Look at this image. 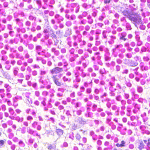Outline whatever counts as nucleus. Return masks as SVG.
Instances as JSON below:
<instances>
[{
	"label": "nucleus",
	"mask_w": 150,
	"mask_h": 150,
	"mask_svg": "<svg viewBox=\"0 0 150 150\" xmlns=\"http://www.w3.org/2000/svg\"><path fill=\"white\" fill-rule=\"evenodd\" d=\"M129 20L136 27L137 25L141 24L142 23L141 16L137 13H132V15Z\"/></svg>",
	"instance_id": "obj_1"
},
{
	"label": "nucleus",
	"mask_w": 150,
	"mask_h": 150,
	"mask_svg": "<svg viewBox=\"0 0 150 150\" xmlns=\"http://www.w3.org/2000/svg\"><path fill=\"white\" fill-rule=\"evenodd\" d=\"M91 120L87 119L85 120V119L82 117H77L75 119V122L84 125L87 123H89Z\"/></svg>",
	"instance_id": "obj_2"
},
{
	"label": "nucleus",
	"mask_w": 150,
	"mask_h": 150,
	"mask_svg": "<svg viewBox=\"0 0 150 150\" xmlns=\"http://www.w3.org/2000/svg\"><path fill=\"white\" fill-rule=\"evenodd\" d=\"M67 69L65 70V71H67L65 74L66 76H63L62 78V79L63 81L67 82L69 83H70L71 81V79L70 78H68V76H69L71 75L72 73L70 71H67Z\"/></svg>",
	"instance_id": "obj_3"
},
{
	"label": "nucleus",
	"mask_w": 150,
	"mask_h": 150,
	"mask_svg": "<svg viewBox=\"0 0 150 150\" xmlns=\"http://www.w3.org/2000/svg\"><path fill=\"white\" fill-rule=\"evenodd\" d=\"M63 69L62 67H55L50 70V73L52 74H57L62 72Z\"/></svg>",
	"instance_id": "obj_4"
},
{
	"label": "nucleus",
	"mask_w": 150,
	"mask_h": 150,
	"mask_svg": "<svg viewBox=\"0 0 150 150\" xmlns=\"http://www.w3.org/2000/svg\"><path fill=\"white\" fill-rule=\"evenodd\" d=\"M73 72L74 74L75 79L73 80V83L75 82L79 83L81 81V78L79 76V71L74 70Z\"/></svg>",
	"instance_id": "obj_5"
},
{
	"label": "nucleus",
	"mask_w": 150,
	"mask_h": 150,
	"mask_svg": "<svg viewBox=\"0 0 150 150\" xmlns=\"http://www.w3.org/2000/svg\"><path fill=\"white\" fill-rule=\"evenodd\" d=\"M125 61H128L129 63H125V64L130 67H135L138 65L137 62L134 61L129 59H126Z\"/></svg>",
	"instance_id": "obj_6"
},
{
	"label": "nucleus",
	"mask_w": 150,
	"mask_h": 150,
	"mask_svg": "<svg viewBox=\"0 0 150 150\" xmlns=\"http://www.w3.org/2000/svg\"><path fill=\"white\" fill-rule=\"evenodd\" d=\"M82 34L83 37L88 38L90 41H91L93 40V37L90 35L89 32L84 31L83 32Z\"/></svg>",
	"instance_id": "obj_7"
},
{
	"label": "nucleus",
	"mask_w": 150,
	"mask_h": 150,
	"mask_svg": "<svg viewBox=\"0 0 150 150\" xmlns=\"http://www.w3.org/2000/svg\"><path fill=\"white\" fill-rule=\"evenodd\" d=\"M75 71H80L81 73L80 74V76L82 78H85L86 76V73L84 72V70L80 67L77 66L75 68Z\"/></svg>",
	"instance_id": "obj_8"
},
{
	"label": "nucleus",
	"mask_w": 150,
	"mask_h": 150,
	"mask_svg": "<svg viewBox=\"0 0 150 150\" xmlns=\"http://www.w3.org/2000/svg\"><path fill=\"white\" fill-rule=\"evenodd\" d=\"M14 21L16 24L19 27H22L23 26V20L22 19L16 18L14 19Z\"/></svg>",
	"instance_id": "obj_9"
},
{
	"label": "nucleus",
	"mask_w": 150,
	"mask_h": 150,
	"mask_svg": "<svg viewBox=\"0 0 150 150\" xmlns=\"http://www.w3.org/2000/svg\"><path fill=\"white\" fill-rule=\"evenodd\" d=\"M133 105L134 107V109L133 111L134 113H137L139 111L141 108L140 105L137 103H133Z\"/></svg>",
	"instance_id": "obj_10"
},
{
	"label": "nucleus",
	"mask_w": 150,
	"mask_h": 150,
	"mask_svg": "<svg viewBox=\"0 0 150 150\" xmlns=\"http://www.w3.org/2000/svg\"><path fill=\"white\" fill-rule=\"evenodd\" d=\"M70 5L72 8H76L75 10L76 13H77L79 11L80 7L78 3H71Z\"/></svg>",
	"instance_id": "obj_11"
},
{
	"label": "nucleus",
	"mask_w": 150,
	"mask_h": 150,
	"mask_svg": "<svg viewBox=\"0 0 150 150\" xmlns=\"http://www.w3.org/2000/svg\"><path fill=\"white\" fill-rule=\"evenodd\" d=\"M94 56L91 57V59L93 61H96V60L99 59L101 58L100 56V53L99 52H95L93 54Z\"/></svg>",
	"instance_id": "obj_12"
},
{
	"label": "nucleus",
	"mask_w": 150,
	"mask_h": 150,
	"mask_svg": "<svg viewBox=\"0 0 150 150\" xmlns=\"http://www.w3.org/2000/svg\"><path fill=\"white\" fill-rule=\"evenodd\" d=\"M122 13L123 15L125 16L129 19L132 15V13H131L130 11L128 10H124L122 11Z\"/></svg>",
	"instance_id": "obj_13"
},
{
	"label": "nucleus",
	"mask_w": 150,
	"mask_h": 150,
	"mask_svg": "<svg viewBox=\"0 0 150 150\" xmlns=\"http://www.w3.org/2000/svg\"><path fill=\"white\" fill-rule=\"evenodd\" d=\"M120 20L121 25L123 26H124L128 23L126 18L124 17H121Z\"/></svg>",
	"instance_id": "obj_14"
},
{
	"label": "nucleus",
	"mask_w": 150,
	"mask_h": 150,
	"mask_svg": "<svg viewBox=\"0 0 150 150\" xmlns=\"http://www.w3.org/2000/svg\"><path fill=\"white\" fill-rule=\"evenodd\" d=\"M104 58L105 61H108L110 60L111 57L108 51H106L104 55Z\"/></svg>",
	"instance_id": "obj_15"
},
{
	"label": "nucleus",
	"mask_w": 150,
	"mask_h": 150,
	"mask_svg": "<svg viewBox=\"0 0 150 150\" xmlns=\"http://www.w3.org/2000/svg\"><path fill=\"white\" fill-rule=\"evenodd\" d=\"M141 117L142 118L143 122H145L148 120V117L147 116L146 113L144 112L141 115Z\"/></svg>",
	"instance_id": "obj_16"
},
{
	"label": "nucleus",
	"mask_w": 150,
	"mask_h": 150,
	"mask_svg": "<svg viewBox=\"0 0 150 150\" xmlns=\"http://www.w3.org/2000/svg\"><path fill=\"white\" fill-rule=\"evenodd\" d=\"M85 108L83 107H81L80 108L76 111V113L77 115H80L82 114V112L85 110Z\"/></svg>",
	"instance_id": "obj_17"
},
{
	"label": "nucleus",
	"mask_w": 150,
	"mask_h": 150,
	"mask_svg": "<svg viewBox=\"0 0 150 150\" xmlns=\"http://www.w3.org/2000/svg\"><path fill=\"white\" fill-rule=\"evenodd\" d=\"M47 148L48 150H52L56 149V145L55 144H53L47 143Z\"/></svg>",
	"instance_id": "obj_18"
},
{
	"label": "nucleus",
	"mask_w": 150,
	"mask_h": 150,
	"mask_svg": "<svg viewBox=\"0 0 150 150\" xmlns=\"http://www.w3.org/2000/svg\"><path fill=\"white\" fill-rule=\"evenodd\" d=\"M54 18L58 21V23L60 22L61 21H63L64 19V18L63 17L58 14H56L55 15Z\"/></svg>",
	"instance_id": "obj_19"
},
{
	"label": "nucleus",
	"mask_w": 150,
	"mask_h": 150,
	"mask_svg": "<svg viewBox=\"0 0 150 150\" xmlns=\"http://www.w3.org/2000/svg\"><path fill=\"white\" fill-rule=\"evenodd\" d=\"M112 54L114 57H117L118 54V51L116 49H112Z\"/></svg>",
	"instance_id": "obj_20"
},
{
	"label": "nucleus",
	"mask_w": 150,
	"mask_h": 150,
	"mask_svg": "<svg viewBox=\"0 0 150 150\" xmlns=\"http://www.w3.org/2000/svg\"><path fill=\"white\" fill-rule=\"evenodd\" d=\"M13 74L14 76H17L18 74L19 69L17 67H14L13 68Z\"/></svg>",
	"instance_id": "obj_21"
},
{
	"label": "nucleus",
	"mask_w": 150,
	"mask_h": 150,
	"mask_svg": "<svg viewBox=\"0 0 150 150\" xmlns=\"http://www.w3.org/2000/svg\"><path fill=\"white\" fill-rule=\"evenodd\" d=\"M106 15L104 12H103L101 15L98 18V20L100 21H103L104 19L105 18Z\"/></svg>",
	"instance_id": "obj_22"
},
{
	"label": "nucleus",
	"mask_w": 150,
	"mask_h": 150,
	"mask_svg": "<svg viewBox=\"0 0 150 150\" xmlns=\"http://www.w3.org/2000/svg\"><path fill=\"white\" fill-rule=\"evenodd\" d=\"M145 145L142 141L140 142L138 145V148L139 150H142L144 148Z\"/></svg>",
	"instance_id": "obj_23"
},
{
	"label": "nucleus",
	"mask_w": 150,
	"mask_h": 150,
	"mask_svg": "<svg viewBox=\"0 0 150 150\" xmlns=\"http://www.w3.org/2000/svg\"><path fill=\"white\" fill-rule=\"evenodd\" d=\"M78 42H81L80 44V45L81 46L85 45L86 43V42L84 40H82L81 38H78Z\"/></svg>",
	"instance_id": "obj_24"
},
{
	"label": "nucleus",
	"mask_w": 150,
	"mask_h": 150,
	"mask_svg": "<svg viewBox=\"0 0 150 150\" xmlns=\"http://www.w3.org/2000/svg\"><path fill=\"white\" fill-rule=\"evenodd\" d=\"M23 54L24 57L26 59H28L30 57V55L28 53V51L27 50H25L23 51Z\"/></svg>",
	"instance_id": "obj_25"
},
{
	"label": "nucleus",
	"mask_w": 150,
	"mask_h": 150,
	"mask_svg": "<svg viewBox=\"0 0 150 150\" xmlns=\"http://www.w3.org/2000/svg\"><path fill=\"white\" fill-rule=\"evenodd\" d=\"M88 20L87 22L89 24H92L93 22V20L91 16L90 15H88L87 17Z\"/></svg>",
	"instance_id": "obj_26"
},
{
	"label": "nucleus",
	"mask_w": 150,
	"mask_h": 150,
	"mask_svg": "<svg viewBox=\"0 0 150 150\" xmlns=\"http://www.w3.org/2000/svg\"><path fill=\"white\" fill-rule=\"evenodd\" d=\"M82 7L85 10H87L91 7V5L87 4L86 3H83L81 5Z\"/></svg>",
	"instance_id": "obj_27"
},
{
	"label": "nucleus",
	"mask_w": 150,
	"mask_h": 150,
	"mask_svg": "<svg viewBox=\"0 0 150 150\" xmlns=\"http://www.w3.org/2000/svg\"><path fill=\"white\" fill-rule=\"evenodd\" d=\"M125 83L127 87H131L132 86V84L130 83L129 80L128 79H125Z\"/></svg>",
	"instance_id": "obj_28"
},
{
	"label": "nucleus",
	"mask_w": 150,
	"mask_h": 150,
	"mask_svg": "<svg viewBox=\"0 0 150 150\" xmlns=\"http://www.w3.org/2000/svg\"><path fill=\"white\" fill-rule=\"evenodd\" d=\"M137 91L138 93H141L143 91V89L141 86H137Z\"/></svg>",
	"instance_id": "obj_29"
},
{
	"label": "nucleus",
	"mask_w": 150,
	"mask_h": 150,
	"mask_svg": "<svg viewBox=\"0 0 150 150\" xmlns=\"http://www.w3.org/2000/svg\"><path fill=\"white\" fill-rule=\"evenodd\" d=\"M124 27H125L127 30H132V28L130 23L128 22Z\"/></svg>",
	"instance_id": "obj_30"
},
{
	"label": "nucleus",
	"mask_w": 150,
	"mask_h": 150,
	"mask_svg": "<svg viewBox=\"0 0 150 150\" xmlns=\"http://www.w3.org/2000/svg\"><path fill=\"white\" fill-rule=\"evenodd\" d=\"M25 25L27 27V29L28 30L30 29V27L31 25V23L28 21H26L25 23Z\"/></svg>",
	"instance_id": "obj_31"
},
{
	"label": "nucleus",
	"mask_w": 150,
	"mask_h": 150,
	"mask_svg": "<svg viewBox=\"0 0 150 150\" xmlns=\"http://www.w3.org/2000/svg\"><path fill=\"white\" fill-rule=\"evenodd\" d=\"M98 13V11L97 9H93L92 11V15L93 17H95L97 16Z\"/></svg>",
	"instance_id": "obj_32"
},
{
	"label": "nucleus",
	"mask_w": 150,
	"mask_h": 150,
	"mask_svg": "<svg viewBox=\"0 0 150 150\" xmlns=\"http://www.w3.org/2000/svg\"><path fill=\"white\" fill-rule=\"evenodd\" d=\"M66 40L67 42V45L70 47H71L72 46V42L71 41V37H68L67 38Z\"/></svg>",
	"instance_id": "obj_33"
},
{
	"label": "nucleus",
	"mask_w": 150,
	"mask_h": 150,
	"mask_svg": "<svg viewBox=\"0 0 150 150\" xmlns=\"http://www.w3.org/2000/svg\"><path fill=\"white\" fill-rule=\"evenodd\" d=\"M71 34V29H68L66 31L64 35V36L65 37H67Z\"/></svg>",
	"instance_id": "obj_34"
},
{
	"label": "nucleus",
	"mask_w": 150,
	"mask_h": 150,
	"mask_svg": "<svg viewBox=\"0 0 150 150\" xmlns=\"http://www.w3.org/2000/svg\"><path fill=\"white\" fill-rule=\"evenodd\" d=\"M56 132L57 134L59 136H60L62 135L63 133V131L61 129H57L56 130Z\"/></svg>",
	"instance_id": "obj_35"
},
{
	"label": "nucleus",
	"mask_w": 150,
	"mask_h": 150,
	"mask_svg": "<svg viewBox=\"0 0 150 150\" xmlns=\"http://www.w3.org/2000/svg\"><path fill=\"white\" fill-rule=\"evenodd\" d=\"M102 39H106L107 37V31L106 30H103L102 33Z\"/></svg>",
	"instance_id": "obj_36"
},
{
	"label": "nucleus",
	"mask_w": 150,
	"mask_h": 150,
	"mask_svg": "<svg viewBox=\"0 0 150 150\" xmlns=\"http://www.w3.org/2000/svg\"><path fill=\"white\" fill-rule=\"evenodd\" d=\"M5 90L4 89H0V96L1 98H3L5 96Z\"/></svg>",
	"instance_id": "obj_37"
},
{
	"label": "nucleus",
	"mask_w": 150,
	"mask_h": 150,
	"mask_svg": "<svg viewBox=\"0 0 150 150\" xmlns=\"http://www.w3.org/2000/svg\"><path fill=\"white\" fill-rule=\"evenodd\" d=\"M99 50L101 51H108L107 48H106L104 46L101 45L100 46L99 48Z\"/></svg>",
	"instance_id": "obj_38"
},
{
	"label": "nucleus",
	"mask_w": 150,
	"mask_h": 150,
	"mask_svg": "<svg viewBox=\"0 0 150 150\" xmlns=\"http://www.w3.org/2000/svg\"><path fill=\"white\" fill-rule=\"evenodd\" d=\"M77 95L79 96V98L80 100H81L83 98L84 95L83 94L82 92L79 91L77 92Z\"/></svg>",
	"instance_id": "obj_39"
},
{
	"label": "nucleus",
	"mask_w": 150,
	"mask_h": 150,
	"mask_svg": "<svg viewBox=\"0 0 150 150\" xmlns=\"http://www.w3.org/2000/svg\"><path fill=\"white\" fill-rule=\"evenodd\" d=\"M107 72L108 71H106L104 68L100 69L99 71V73L102 75H105L106 74Z\"/></svg>",
	"instance_id": "obj_40"
},
{
	"label": "nucleus",
	"mask_w": 150,
	"mask_h": 150,
	"mask_svg": "<svg viewBox=\"0 0 150 150\" xmlns=\"http://www.w3.org/2000/svg\"><path fill=\"white\" fill-rule=\"evenodd\" d=\"M108 125L111 127V128L113 130H114L116 128V125L113 122H110Z\"/></svg>",
	"instance_id": "obj_41"
},
{
	"label": "nucleus",
	"mask_w": 150,
	"mask_h": 150,
	"mask_svg": "<svg viewBox=\"0 0 150 150\" xmlns=\"http://www.w3.org/2000/svg\"><path fill=\"white\" fill-rule=\"evenodd\" d=\"M15 120L18 122H21L23 120V117L20 118L19 116H18L15 117Z\"/></svg>",
	"instance_id": "obj_42"
},
{
	"label": "nucleus",
	"mask_w": 150,
	"mask_h": 150,
	"mask_svg": "<svg viewBox=\"0 0 150 150\" xmlns=\"http://www.w3.org/2000/svg\"><path fill=\"white\" fill-rule=\"evenodd\" d=\"M133 105H127V111L128 112L130 113L131 111V110L133 108Z\"/></svg>",
	"instance_id": "obj_43"
},
{
	"label": "nucleus",
	"mask_w": 150,
	"mask_h": 150,
	"mask_svg": "<svg viewBox=\"0 0 150 150\" xmlns=\"http://www.w3.org/2000/svg\"><path fill=\"white\" fill-rule=\"evenodd\" d=\"M137 101L140 103H143L144 102L146 103L147 102V100L145 98H139L137 100Z\"/></svg>",
	"instance_id": "obj_44"
},
{
	"label": "nucleus",
	"mask_w": 150,
	"mask_h": 150,
	"mask_svg": "<svg viewBox=\"0 0 150 150\" xmlns=\"http://www.w3.org/2000/svg\"><path fill=\"white\" fill-rule=\"evenodd\" d=\"M6 28L5 25L0 23V33L2 31L5 30Z\"/></svg>",
	"instance_id": "obj_45"
},
{
	"label": "nucleus",
	"mask_w": 150,
	"mask_h": 150,
	"mask_svg": "<svg viewBox=\"0 0 150 150\" xmlns=\"http://www.w3.org/2000/svg\"><path fill=\"white\" fill-rule=\"evenodd\" d=\"M18 145L20 147H24L25 146V144L21 140H20L19 142Z\"/></svg>",
	"instance_id": "obj_46"
},
{
	"label": "nucleus",
	"mask_w": 150,
	"mask_h": 150,
	"mask_svg": "<svg viewBox=\"0 0 150 150\" xmlns=\"http://www.w3.org/2000/svg\"><path fill=\"white\" fill-rule=\"evenodd\" d=\"M135 39L136 41L140 40V37L139 35V33L136 31L135 32Z\"/></svg>",
	"instance_id": "obj_47"
},
{
	"label": "nucleus",
	"mask_w": 150,
	"mask_h": 150,
	"mask_svg": "<svg viewBox=\"0 0 150 150\" xmlns=\"http://www.w3.org/2000/svg\"><path fill=\"white\" fill-rule=\"evenodd\" d=\"M34 141V139L30 137L28 140V144L29 145H31Z\"/></svg>",
	"instance_id": "obj_48"
},
{
	"label": "nucleus",
	"mask_w": 150,
	"mask_h": 150,
	"mask_svg": "<svg viewBox=\"0 0 150 150\" xmlns=\"http://www.w3.org/2000/svg\"><path fill=\"white\" fill-rule=\"evenodd\" d=\"M127 34V33L125 32H123L121 33H119V35L120 37H125L126 36Z\"/></svg>",
	"instance_id": "obj_49"
},
{
	"label": "nucleus",
	"mask_w": 150,
	"mask_h": 150,
	"mask_svg": "<svg viewBox=\"0 0 150 150\" xmlns=\"http://www.w3.org/2000/svg\"><path fill=\"white\" fill-rule=\"evenodd\" d=\"M112 119V118L111 117L107 116L106 119V123L109 125V123L111 122V120Z\"/></svg>",
	"instance_id": "obj_50"
},
{
	"label": "nucleus",
	"mask_w": 150,
	"mask_h": 150,
	"mask_svg": "<svg viewBox=\"0 0 150 150\" xmlns=\"http://www.w3.org/2000/svg\"><path fill=\"white\" fill-rule=\"evenodd\" d=\"M125 56L128 59H130L132 57V54L131 53H127L126 54Z\"/></svg>",
	"instance_id": "obj_51"
},
{
	"label": "nucleus",
	"mask_w": 150,
	"mask_h": 150,
	"mask_svg": "<svg viewBox=\"0 0 150 150\" xmlns=\"http://www.w3.org/2000/svg\"><path fill=\"white\" fill-rule=\"evenodd\" d=\"M8 59V57L7 55H3L1 56V60L5 61H6Z\"/></svg>",
	"instance_id": "obj_52"
},
{
	"label": "nucleus",
	"mask_w": 150,
	"mask_h": 150,
	"mask_svg": "<svg viewBox=\"0 0 150 150\" xmlns=\"http://www.w3.org/2000/svg\"><path fill=\"white\" fill-rule=\"evenodd\" d=\"M24 2L23 1H22L20 2L19 4H17V6H19L20 8H22L24 7Z\"/></svg>",
	"instance_id": "obj_53"
},
{
	"label": "nucleus",
	"mask_w": 150,
	"mask_h": 150,
	"mask_svg": "<svg viewBox=\"0 0 150 150\" xmlns=\"http://www.w3.org/2000/svg\"><path fill=\"white\" fill-rule=\"evenodd\" d=\"M116 62L118 64H120L122 63L123 61L120 58H117L116 59Z\"/></svg>",
	"instance_id": "obj_54"
},
{
	"label": "nucleus",
	"mask_w": 150,
	"mask_h": 150,
	"mask_svg": "<svg viewBox=\"0 0 150 150\" xmlns=\"http://www.w3.org/2000/svg\"><path fill=\"white\" fill-rule=\"evenodd\" d=\"M130 91L132 95L135 94L136 90L134 88H132L130 89Z\"/></svg>",
	"instance_id": "obj_55"
},
{
	"label": "nucleus",
	"mask_w": 150,
	"mask_h": 150,
	"mask_svg": "<svg viewBox=\"0 0 150 150\" xmlns=\"http://www.w3.org/2000/svg\"><path fill=\"white\" fill-rule=\"evenodd\" d=\"M28 48L30 50H32L34 48V45L31 43L29 44L28 45Z\"/></svg>",
	"instance_id": "obj_56"
},
{
	"label": "nucleus",
	"mask_w": 150,
	"mask_h": 150,
	"mask_svg": "<svg viewBox=\"0 0 150 150\" xmlns=\"http://www.w3.org/2000/svg\"><path fill=\"white\" fill-rule=\"evenodd\" d=\"M82 104L80 102H77L76 103L75 105V107L76 108H77L78 107H81V106Z\"/></svg>",
	"instance_id": "obj_57"
},
{
	"label": "nucleus",
	"mask_w": 150,
	"mask_h": 150,
	"mask_svg": "<svg viewBox=\"0 0 150 150\" xmlns=\"http://www.w3.org/2000/svg\"><path fill=\"white\" fill-rule=\"evenodd\" d=\"M115 69L117 72L119 71L121 69V67L118 65H117L115 67Z\"/></svg>",
	"instance_id": "obj_58"
},
{
	"label": "nucleus",
	"mask_w": 150,
	"mask_h": 150,
	"mask_svg": "<svg viewBox=\"0 0 150 150\" xmlns=\"http://www.w3.org/2000/svg\"><path fill=\"white\" fill-rule=\"evenodd\" d=\"M8 111L11 115H13L14 113V111L13 109L11 108H9L8 109Z\"/></svg>",
	"instance_id": "obj_59"
},
{
	"label": "nucleus",
	"mask_w": 150,
	"mask_h": 150,
	"mask_svg": "<svg viewBox=\"0 0 150 150\" xmlns=\"http://www.w3.org/2000/svg\"><path fill=\"white\" fill-rule=\"evenodd\" d=\"M115 98L117 101H120L121 100L122 97L120 95H119L116 96Z\"/></svg>",
	"instance_id": "obj_60"
},
{
	"label": "nucleus",
	"mask_w": 150,
	"mask_h": 150,
	"mask_svg": "<svg viewBox=\"0 0 150 150\" xmlns=\"http://www.w3.org/2000/svg\"><path fill=\"white\" fill-rule=\"evenodd\" d=\"M137 45L138 46H141L143 44L142 42L140 40H138L137 41Z\"/></svg>",
	"instance_id": "obj_61"
},
{
	"label": "nucleus",
	"mask_w": 150,
	"mask_h": 150,
	"mask_svg": "<svg viewBox=\"0 0 150 150\" xmlns=\"http://www.w3.org/2000/svg\"><path fill=\"white\" fill-rule=\"evenodd\" d=\"M18 50L19 52H22L24 51L23 47L22 46H19L18 47Z\"/></svg>",
	"instance_id": "obj_62"
},
{
	"label": "nucleus",
	"mask_w": 150,
	"mask_h": 150,
	"mask_svg": "<svg viewBox=\"0 0 150 150\" xmlns=\"http://www.w3.org/2000/svg\"><path fill=\"white\" fill-rule=\"evenodd\" d=\"M54 83L57 86H61V83L59 82V79L54 81Z\"/></svg>",
	"instance_id": "obj_63"
},
{
	"label": "nucleus",
	"mask_w": 150,
	"mask_h": 150,
	"mask_svg": "<svg viewBox=\"0 0 150 150\" xmlns=\"http://www.w3.org/2000/svg\"><path fill=\"white\" fill-rule=\"evenodd\" d=\"M72 24L71 22L70 21H67L65 23V25L67 27H70Z\"/></svg>",
	"instance_id": "obj_64"
}]
</instances>
